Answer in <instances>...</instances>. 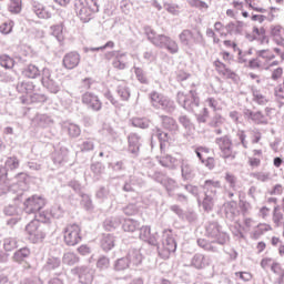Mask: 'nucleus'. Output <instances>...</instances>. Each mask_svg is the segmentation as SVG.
Returning a JSON list of instances; mask_svg holds the SVG:
<instances>
[{
  "instance_id": "obj_29",
  "label": "nucleus",
  "mask_w": 284,
  "mask_h": 284,
  "mask_svg": "<svg viewBox=\"0 0 284 284\" xmlns=\"http://www.w3.org/2000/svg\"><path fill=\"white\" fill-rule=\"evenodd\" d=\"M227 34H243V28H245V22L236 21L229 22L225 27Z\"/></svg>"
},
{
  "instance_id": "obj_38",
  "label": "nucleus",
  "mask_w": 284,
  "mask_h": 284,
  "mask_svg": "<svg viewBox=\"0 0 284 284\" xmlns=\"http://www.w3.org/2000/svg\"><path fill=\"white\" fill-rule=\"evenodd\" d=\"M64 130L68 132L71 139H77L81 136V126L74 123H69L64 125Z\"/></svg>"
},
{
  "instance_id": "obj_7",
  "label": "nucleus",
  "mask_w": 284,
  "mask_h": 284,
  "mask_svg": "<svg viewBox=\"0 0 284 284\" xmlns=\"http://www.w3.org/2000/svg\"><path fill=\"white\" fill-rule=\"evenodd\" d=\"M150 101L151 105L156 110H165V112H174L176 110L174 101L156 91L150 93Z\"/></svg>"
},
{
  "instance_id": "obj_22",
  "label": "nucleus",
  "mask_w": 284,
  "mask_h": 284,
  "mask_svg": "<svg viewBox=\"0 0 284 284\" xmlns=\"http://www.w3.org/2000/svg\"><path fill=\"white\" fill-rule=\"evenodd\" d=\"M224 213L225 219L231 221V223L236 221V216H239V207L236 201L226 202L224 204Z\"/></svg>"
},
{
  "instance_id": "obj_35",
  "label": "nucleus",
  "mask_w": 284,
  "mask_h": 284,
  "mask_svg": "<svg viewBox=\"0 0 284 284\" xmlns=\"http://www.w3.org/2000/svg\"><path fill=\"white\" fill-rule=\"evenodd\" d=\"M159 163L163 168H169V170H174L176 168V158L172 155H162L159 159Z\"/></svg>"
},
{
  "instance_id": "obj_13",
  "label": "nucleus",
  "mask_w": 284,
  "mask_h": 284,
  "mask_svg": "<svg viewBox=\"0 0 284 284\" xmlns=\"http://www.w3.org/2000/svg\"><path fill=\"white\" fill-rule=\"evenodd\" d=\"M143 145V138L139 133H129L128 135V152L132 159H136L141 154V146Z\"/></svg>"
},
{
  "instance_id": "obj_59",
  "label": "nucleus",
  "mask_w": 284,
  "mask_h": 284,
  "mask_svg": "<svg viewBox=\"0 0 284 284\" xmlns=\"http://www.w3.org/2000/svg\"><path fill=\"white\" fill-rule=\"evenodd\" d=\"M97 199H99L100 201H106V199H109L110 196V189L105 187V186H101L97 193H95Z\"/></svg>"
},
{
  "instance_id": "obj_42",
  "label": "nucleus",
  "mask_w": 284,
  "mask_h": 284,
  "mask_svg": "<svg viewBox=\"0 0 284 284\" xmlns=\"http://www.w3.org/2000/svg\"><path fill=\"white\" fill-rule=\"evenodd\" d=\"M163 187H165L166 192L169 193L170 196H172V192L179 187V184L176 183V180L166 176L164 182H162Z\"/></svg>"
},
{
  "instance_id": "obj_47",
  "label": "nucleus",
  "mask_w": 284,
  "mask_h": 284,
  "mask_svg": "<svg viewBox=\"0 0 284 284\" xmlns=\"http://www.w3.org/2000/svg\"><path fill=\"white\" fill-rule=\"evenodd\" d=\"M105 166H103L101 162H95L91 164V172L93 173L95 181H99V179H101V174H103Z\"/></svg>"
},
{
  "instance_id": "obj_1",
  "label": "nucleus",
  "mask_w": 284,
  "mask_h": 284,
  "mask_svg": "<svg viewBox=\"0 0 284 284\" xmlns=\"http://www.w3.org/2000/svg\"><path fill=\"white\" fill-rule=\"evenodd\" d=\"M205 236L206 239H197L196 243L199 247L204 250V252L216 253L230 241V235L221 230V224L219 222H209L205 225Z\"/></svg>"
},
{
  "instance_id": "obj_19",
  "label": "nucleus",
  "mask_w": 284,
  "mask_h": 284,
  "mask_svg": "<svg viewBox=\"0 0 284 284\" xmlns=\"http://www.w3.org/2000/svg\"><path fill=\"white\" fill-rule=\"evenodd\" d=\"M62 63L67 70H74L81 63V55L78 52H69L63 57Z\"/></svg>"
},
{
  "instance_id": "obj_26",
  "label": "nucleus",
  "mask_w": 284,
  "mask_h": 284,
  "mask_svg": "<svg viewBox=\"0 0 284 284\" xmlns=\"http://www.w3.org/2000/svg\"><path fill=\"white\" fill-rule=\"evenodd\" d=\"M130 265H134L135 267L143 263V255L139 248H130L126 255Z\"/></svg>"
},
{
  "instance_id": "obj_53",
  "label": "nucleus",
  "mask_w": 284,
  "mask_h": 284,
  "mask_svg": "<svg viewBox=\"0 0 284 284\" xmlns=\"http://www.w3.org/2000/svg\"><path fill=\"white\" fill-rule=\"evenodd\" d=\"M133 70H134V74L140 83H143L144 85H148V83H150V81L148 80V75H145V71H143L142 68L134 65Z\"/></svg>"
},
{
  "instance_id": "obj_43",
  "label": "nucleus",
  "mask_w": 284,
  "mask_h": 284,
  "mask_svg": "<svg viewBox=\"0 0 284 284\" xmlns=\"http://www.w3.org/2000/svg\"><path fill=\"white\" fill-rule=\"evenodd\" d=\"M131 123L133 128H141V130H148L150 128V120L146 118H133Z\"/></svg>"
},
{
  "instance_id": "obj_10",
  "label": "nucleus",
  "mask_w": 284,
  "mask_h": 284,
  "mask_svg": "<svg viewBox=\"0 0 284 284\" xmlns=\"http://www.w3.org/2000/svg\"><path fill=\"white\" fill-rule=\"evenodd\" d=\"M23 205L26 214H37L45 207V199L41 195H32L24 199Z\"/></svg>"
},
{
  "instance_id": "obj_63",
  "label": "nucleus",
  "mask_w": 284,
  "mask_h": 284,
  "mask_svg": "<svg viewBox=\"0 0 284 284\" xmlns=\"http://www.w3.org/2000/svg\"><path fill=\"white\" fill-rule=\"evenodd\" d=\"M48 101V95L43 93H33L31 95V103H45Z\"/></svg>"
},
{
  "instance_id": "obj_48",
  "label": "nucleus",
  "mask_w": 284,
  "mask_h": 284,
  "mask_svg": "<svg viewBox=\"0 0 284 284\" xmlns=\"http://www.w3.org/2000/svg\"><path fill=\"white\" fill-rule=\"evenodd\" d=\"M53 162L58 165L68 162V150H60L53 154Z\"/></svg>"
},
{
  "instance_id": "obj_9",
  "label": "nucleus",
  "mask_w": 284,
  "mask_h": 284,
  "mask_svg": "<svg viewBox=\"0 0 284 284\" xmlns=\"http://www.w3.org/2000/svg\"><path fill=\"white\" fill-rule=\"evenodd\" d=\"M64 243L69 247H74L81 243V226L79 224H69L64 229Z\"/></svg>"
},
{
  "instance_id": "obj_49",
  "label": "nucleus",
  "mask_w": 284,
  "mask_h": 284,
  "mask_svg": "<svg viewBox=\"0 0 284 284\" xmlns=\"http://www.w3.org/2000/svg\"><path fill=\"white\" fill-rule=\"evenodd\" d=\"M0 65L6 70H12L14 68V59L10 58L8 54L0 55Z\"/></svg>"
},
{
  "instance_id": "obj_31",
  "label": "nucleus",
  "mask_w": 284,
  "mask_h": 284,
  "mask_svg": "<svg viewBox=\"0 0 284 284\" xmlns=\"http://www.w3.org/2000/svg\"><path fill=\"white\" fill-rule=\"evenodd\" d=\"M16 90L19 94H31V92H34V83L31 81H20L16 84Z\"/></svg>"
},
{
  "instance_id": "obj_56",
  "label": "nucleus",
  "mask_w": 284,
  "mask_h": 284,
  "mask_svg": "<svg viewBox=\"0 0 284 284\" xmlns=\"http://www.w3.org/2000/svg\"><path fill=\"white\" fill-rule=\"evenodd\" d=\"M281 221H283V213L280 206H275L273 210V223L275 227H281Z\"/></svg>"
},
{
  "instance_id": "obj_62",
  "label": "nucleus",
  "mask_w": 284,
  "mask_h": 284,
  "mask_svg": "<svg viewBox=\"0 0 284 284\" xmlns=\"http://www.w3.org/2000/svg\"><path fill=\"white\" fill-rule=\"evenodd\" d=\"M251 176L256 179V181H261L262 183H267V181H270V173L265 172H254L251 173Z\"/></svg>"
},
{
  "instance_id": "obj_30",
  "label": "nucleus",
  "mask_w": 284,
  "mask_h": 284,
  "mask_svg": "<svg viewBox=\"0 0 284 284\" xmlns=\"http://www.w3.org/2000/svg\"><path fill=\"white\" fill-rule=\"evenodd\" d=\"M160 119L165 130H169V132H179V123H176V120L168 115H161Z\"/></svg>"
},
{
  "instance_id": "obj_12",
  "label": "nucleus",
  "mask_w": 284,
  "mask_h": 284,
  "mask_svg": "<svg viewBox=\"0 0 284 284\" xmlns=\"http://www.w3.org/2000/svg\"><path fill=\"white\" fill-rule=\"evenodd\" d=\"M180 43L181 45H184V48H189V50H192V41L193 43H201L203 41V34H201V31H197L194 33L190 29H184L180 34H179Z\"/></svg>"
},
{
  "instance_id": "obj_61",
  "label": "nucleus",
  "mask_w": 284,
  "mask_h": 284,
  "mask_svg": "<svg viewBox=\"0 0 284 284\" xmlns=\"http://www.w3.org/2000/svg\"><path fill=\"white\" fill-rule=\"evenodd\" d=\"M179 123L181 125H183V128H185V130H192V128H194L192 120H190V116H187V115H180Z\"/></svg>"
},
{
  "instance_id": "obj_44",
  "label": "nucleus",
  "mask_w": 284,
  "mask_h": 284,
  "mask_svg": "<svg viewBox=\"0 0 284 284\" xmlns=\"http://www.w3.org/2000/svg\"><path fill=\"white\" fill-rule=\"evenodd\" d=\"M148 176L153 181H155L156 183H160L161 185H163L165 179L168 178V175H165L161 171H153V170L148 171Z\"/></svg>"
},
{
  "instance_id": "obj_6",
  "label": "nucleus",
  "mask_w": 284,
  "mask_h": 284,
  "mask_svg": "<svg viewBox=\"0 0 284 284\" xmlns=\"http://www.w3.org/2000/svg\"><path fill=\"white\" fill-rule=\"evenodd\" d=\"M215 144L219 146L222 159H230V161H234L236 159V151H234V142L232 141V136L223 135L215 139Z\"/></svg>"
},
{
  "instance_id": "obj_60",
  "label": "nucleus",
  "mask_w": 284,
  "mask_h": 284,
  "mask_svg": "<svg viewBox=\"0 0 284 284\" xmlns=\"http://www.w3.org/2000/svg\"><path fill=\"white\" fill-rule=\"evenodd\" d=\"M125 57V53L118 54L112 62L113 68L116 70H125V62L121 61Z\"/></svg>"
},
{
  "instance_id": "obj_3",
  "label": "nucleus",
  "mask_w": 284,
  "mask_h": 284,
  "mask_svg": "<svg viewBox=\"0 0 284 284\" xmlns=\"http://www.w3.org/2000/svg\"><path fill=\"white\" fill-rule=\"evenodd\" d=\"M74 10L82 23H90L99 12V4L94 0H75Z\"/></svg>"
},
{
  "instance_id": "obj_20",
  "label": "nucleus",
  "mask_w": 284,
  "mask_h": 284,
  "mask_svg": "<svg viewBox=\"0 0 284 284\" xmlns=\"http://www.w3.org/2000/svg\"><path fill=\"white\" fill-rule=\"evenodd\" d=\"M75 272L79 276V281L81 284L92 283V281L94 278V273L92 272V270H90L89 267H85V266H81V267H77Z\"/></svg>"
},
{
  "instance_id": "obj_33",
  "label": "nucleus",
  "mask_w": 284,
  "mask_h": 284,
  "mask_svg": "<svg viewBox=\"0 0 284 284\" xmlns=\"http://www.w3.org/2000/svg\"><path fill=\"white\" fill-rule=\"evenodd\" d=\"M252 101L257 105H267V103H270L267 97L263 95V93L258 89H252Z\"/></svg>"
},
{
  "instance_id": "obj_39",
  "label": "nucleus",
  "mask_w": 284,
  "mask_h": 284,
  "mask_svg": "<svg viewBox=\"0 0 284 284\" xmlns=\"http://www.w3.org/2000/svg\"><path fill=\"white\" fill-rule=\"evenodd\" d=\"M29 256H30V248L22 247L13 254V261L16 263H23V261H26V258H28Z\"/></svg>"
},
{
  "instance_id": "obj_24",
  "label": "nucleus",
  "mask_w": 284,
  "mask_h": 284,
  "mask_svg": "<svg viewBox=\"0 0 284 284\" xmlns=\"http://www.w3.org/2000/svg\"><path fill=\"white\" fill-rule=\"evenodd\" d=\"M181 175L183 181H192L194 179V166L190 163V160H182L181 161Z\"/></svg>"
},
{
  "instance_id": "obj_37",
  "label": "nucleus",
  "mask_w": 284,
  "mask_h": 284,
  "mask_svg": "<svg viewBox=\"0 0 284 284\" xmlns=\"http://www.w3.org/2000/svg\"><path fill=\"white\" fill-rule=\"evenodd\" d=\"M121 222H122L121 216H112L104 221V227L110 232L112 230H116V227L121 225Z\"/></svg>"
},
{
  "instance_id": "obj_57",
  "label": "nucleus",
  "mask_w": 284,
  "mask_h": 284,
  "mask_svg": "<svg viewBox=\"0 0 284 284\" xmlns=\"http://www.w3.org/2000/svg\"><path fill=\"white\" fill-rule=\"evenodd\" d=\"M22 10V1L21 0H11L9 4V11L13 14H19Z\"/></svg>"
},
{
  "instance_id": "obj_11",
  "label": "nucleus",
  "mask_w": 284,
  "mask_h": 284,
  "mask_svg": "<svg viewBox=\"0 0 284 284\" xmlns=\"http://www.w3.org/2000/svg\"><path fill=\"white\" fill-rule=\"evenodd\" d=\"M42 85L43 88H47L51 94H58V92L61 91V85L59 84V81L54 74H52V71L50 69H43L42 70Z\"/></svg>"
},
{
  "instance_id": "obj_50",
  "label": "nucleus",
  "mask_w": 284,
  "mask_h": 284,
  "mask_svg": "<svg viewBox=\"0 0 284 284\" xmlns=\"http://www.w3.org/2000/svg\"><path fill=\"white\" fill-rule=\"evenodd\" d=\"M196 116L197 123H207V119L210 116V112L207 108L197 109V112H193Z\"/></svg>"
},
{
  "instance_id": "obj_46",
  "label": "nucleus",
  "mask_w": 284,
  "mask_h": 284,
  "mask_svg": "<svg viewBox=\"0 0 284 284\" xmlns=\"http://www.w3.org/2000/svg\"><path fill=\"white\" fill-rule=\"evenodd\" d=\"M236 136L239 139V142H235V148H239V145H242L244 150H247L248 143H247V134H245L244 130H237Z\"/></svg>"
},
{
  "instance_id": "obj_45",
  "label": "nucleus",
  "mask_w": 284,
  "mask_h": 284,
  "mask_svg": "<svg viewBox=\"0 0 284 284\" xmlns=\"http://www.w3.org/2000/svg\"><path fill=\"white\" fill-rule=\"evenodd\" d=\"M189 6L191 8H196V10H201V12H206L210 10V4L203 0H187Z\"/></svg>"
},
{
  "instance_id": "obj_28",
  "label": "nucleus",
  "mask_w": 284,
  "mask_h": 284,
  "mask_svg": "<svg viewBox=\"0 0 284 284\" xmlns=\"http://www.w3.org/2000/svg\"><path fill=\"white\" fill-rule=\"evenodd\" d=\"M33 123L34 125H38V128H50L54 124V120L48 114H37L33 118Z\"/></svg>"
},
{
  "instance_id": "obj_21",
  "label": "nucleus",
  "mask_w": 284,
  "mask_h": 284,
  "mask_svg": "<svg viewBox=\"0 0 284 284\" xmlns=\"http://www.w3.org/2000/svg\"><path fill=\"white\" fill-rule=\"evenodd\" d=\"M204 194L209 196H215L221 190V181L217 180H206L203 184Z\"/></svg>"
},
{
  "instance_id": "obj_15",
  "label": "nucleus",
  "mask_w": 284,
  "mask_h": 284,
  "mask_svg": "<svg viewBox=\"0 0 284 284\" xmlns=\"http://www.w3.org/2000/svg\"><path fill=\"white\" fill-rule=\"evenodd\" d=\"M82 103L93 112H101V109L103 108V103L99 100V95L92 92H85L82 95Z\"/></svg>"
},
{
  "instance_id": "obj_36",
  "label": "nucleus",
  "mask_w": 284,
  "mask_h": 284,
  "mask_svg": "<svg viewBox=\"0 0 284 284\" xmlns=\"http://www.w3.org/2000/svg\"><path fill=\"white\" fill-rule=\"evenodd\" d=\"M101 247L104 252H110L114 247V235L103 234L101 240Z\"/></svg>"
},
{
  "instance_id": "obj_17",
  "label": "nucleus",
  "mask_w": 284,
  "mask_h": 284,
  "mask_svg": "<svg viewBox=\"0 0 284 284\" xmlns=\"http://www.w3.org/2000/svg\"><path fill=\"white\" fill-rule=\"evenodd\" d=\"M212 265V258L203 253H195L191 258V267L195 270H205Z\"/></svg>"
},
{
  "instance_id": "obj_52",
  "label": "nucleus",
  "mask_w": 284,
  "mask_h": 284,
  "mask_svg": "<svg viewBox=\"0 0 284 284\" xmlns=\"http://www.w3.org/2000/svg\"><path fill=\"white\" fill-rule=\"evenodd\" d=\"M128 267H130V260H128L126 257H121L114 263L115 272H123L128 270Z\"/></svg>"
},
{
  "instance_id": "obj_14",
  "label": "nucleus",
  "mask_w": 284,
  "mask_h": 284,
  "mask_svg": "<svg viewBox=\"0 0 284 284\" xmlns=\"http://www.w3.org/2000/svg\"><path fill=\"white\" fill-rule=\"evenodd\" d=\"M244 119L251 121L255 125H267L270 120H267V115L263 114L261 111H252L250 109L243 110Z\"/></svg>"
},
{
  "instance_id": "obj_27",
  "label": "nucleus",
  "mask_w": 284,
  "mask_h": 284,
  "mask_svg": "<svg viewBox=\"0 0 284 284\" xmlns=\"http://www.w3.org/2000/svg\"><path fill=\"white\" fill-rule=\"evenodd\" d=\"M97 146V140L94 138H83L78 141V148L82 152H93Z\"/></svg>"
},
{
  "instance_id": "obj_34",
  "label": "nucleus",
  "mask_w": 284,
  "mask_h": 284,
  "mask_svg": "<svg viewBox=\"0 0 284 284\" xmlns=\"http://www.w3.org/2000/svg\"><path fill=\"white\" fill-rule=\"evenodd\" d=\"M122 227L124 232H136L141 230V222L133 219H126L124 220Z\"/></svg>"
},
{
  "instance_id": "obj_16",
  "label": "nucleus",
  "mask_w": 284,
  "mask_h": 284,
  "mask_svg": "<svg viewBox=\"0 0 284 284\" xmlns=\"http://www.w3.org/2000/svg\"><path fill=\"white\" fill-rule=\"evenodd\" d=\"M31 10L34 14L38 16L39 19H51L52 12H54V7L49 6L44 7L42 3L38 1H33L31 4Z\"/></svg>"
},
{
  "instance_id": "obj_55",
  "label": "nucleus",
  "mask_w": 284,
  "mask_h": 284,
  "mask_svg": "<svg viewBox=\"0 0 284 284\" xmlns=\"http://www.w3.org/2000/svg\"><path fill=\"white\" fill-rule=\"evenodd\" d=\"M139 207L136 203H130L122 211L126 216H134V214H139Z\"/></svg>"
},
{
  "instance_id": "obj_64",
  "label": "nucleus",
  "mask_w": 284,
  "mask_h": 284,
  "mask_svg": "<svg viewBox=\"0 0 284 284\" xmlns=\"http://www.w3.org/2000/svg\"><path fill=\"white\" fill-rule=\"evenodd\" d=\"M51 215L53 216V219H61V216H63V207H61V205H53L51 207Z\"/></svg>"
},
{
  "instance_id": "obj_41",
  "label": "nucleus",
  "mask_w": 284,
  "mask_h": 284,
  "mask_svg": "<svg viewBox=\"0 0 284 284\" xmlns=\"http://www.w3.org/2000/svg\"><path fill=\"white\" fill-rule=\"evenodd\" d=\"M18 247H19V241H17V237H6L3 240V250L6 252H12Z\"/></svg>"
},
{
  "instance_id": "obj_4",
  "label": "nucleus",
  "mask_w": 284,
  "mask_h": 284,
  "mask_svg": "<svg viewBox=\"0 0 284 284\" xmlns=\"http://www.w3.org/2000/svg\"><path fill=\"white\" fill-rule=\"evenodd\" d=\"M145 34L149 41H151V43L156 48H165V50L171 54H176L179 52V43L172 40V38L165 34H156V32H154L150 27L145 28Z\"/></svg>"
},
{
  "instance_id": "obj_2",
  "label": "nucleus",
  "mask_w": 284,
  "mask_h": 284,
  "mask_svg": "<svg viewBox=\"0 0 284 284\" xmlns=\"http://www.w3.org/2000/svg\"><path fill=\"white\" fill-rule=\"evenodd\" d=\"M21 160L17 155L9 156L4 161V165L0 166V196H3L10 190V179H8L9 172L19 170Z\"/></svg>"
},
{
  "instance_id": "obj_25",
  "label": "nucleus",
  "mask_w": 284,
  "mask_h": 284,
  "mask_svg": "<svg viewBox=\"0 0 284 284\" xmlns=\"http://www.w3.org/2000/svg\"><path fill=\"white\" fill-rule=\"evenodd\" d=\"M115 92L121 101H130V87L125 80L118 81Z\"/></svg>"
},
{
  "instance_id": "obj_40",
  "label": "nucleus",
  "mask_w": 284,
  "mask_h": 284,
  "mask_svg": "<svg viewBox=\"0 0 284 284\" xmlns=\"http://www.w3.org/2000/svg\"><path fill=\"white\" fill-rule=\"evenodd\" d=\"M215 201H216V196L204 194V199L202 202L204 212H212V210H214Z\"/></svg>"
},
{
  "instance_id": "obj_18",
  "label": "nucleus",
  "mask_w": 284,
  "mask_h": 284,
  "mask_svg": "<svg viewBox=\"0 0 284 284\" xmlns=\"http://www.w3.org/2000/svg\"><path fill=\"white\" fill-rule=\"evenodd\" d=\"M163 248L159 251V255L164 260L170 258V254L176 252V240L172 235H166L162 242Z\"/></svg>"
},
{
  "instance_id": "obj_32",
  "label": "nucleus",
  "mask_w": 284,
  "mask_h": 284,
  "mask_svg": "<svg viewBox=\"0 0 284 284\" xmlns=\"http://www.w3.org/2000/svg\"><path fill=\"white\" fill-rule=\"evenodd\" d=\"M22 74L26 77V79H37L38 77H41V70H39V67L34 64H28L22 70Z\"/></svg>"
},
{
  "instance_id": "obj_51",
  "label": "nucleus",
  "mask_w": 284,
  "mask_h": 284,
  "mask_svg": "<svg viewBox=\"0 0 284 284\" xmlns=\"http://www.w3.org/2000/svg\"><path fill=\"white\" fill-rule=\"evenodd\" d=\"M62 263H64V265H77V263H79V256L72 252L64 253Z\"/></svg>"
},
{
  "instance_id": "obj_8",
  "label": "nucleus",
  "mask_w": 284,
  "mask_h": 284,
  "mask_svg": "<svg viewBox=\"0 0 284 284\" xmlns=\"http://www.w3.org/2000/svg\"><path fill=\"white\" fill-rule=\"evenodd\" d=\"M26 232L29 235L31 243H41L45 239V232L39 220H32L27 226Z\"/></svg>"
},
{
  "instance_id": "obj_58",
  "label": "nucleus",
  "mask_w": 284,
  "mask_h": 284,
  "mask_svg": "<svg viewBox=\"0 0 284 284\" xmlns=\"http://www.w3.org/2000/svg\"><path fill=\"white\" fill-rule=\"evenodd\" d=\"M139 231V239H141V241H148V239H150L151 234V229L150 226H141L140 224V229H138Z\"/></svg>"
},
{
  "instance_id": "obj_5",
  "label": "nucleus",
  "mask_w": 284,
  "mask_h": 284,
  "mask_svg": "<svg viewBox=\"0 0 284 284\" xmlns=\"http://www.w3.org/2000/svg\"><path fill=\"white\" fill-rule=\"evenodd\" d=\"M176 101L179 105L187 112H199L201 108V99L194 89H191L189 93L179 91L176 94Z\"/></svg>"
},
{
  "instance_id": "obj_54",
  "label": "nucleus",
  "mask_w": 284,
  "mask_h": 284,
  "mask_svg": "<svg viewBox=\"0 0 284 284\" xmlns=\"http://www.w3.org/2000/svg\"><path fill=\"white\" fill-rule=\"evenodd\" d=\"M45 270H57L61 267V260L59 257H49L44 265Z\"/></svg>"
},
{
  "instance_id": "obj_23",
  "label": "nucleus",
  "mask_w": 284,
  "mask_h": 284,
  "mask_svg": "<svg viewBox=\"0 0 284 284\" xmlns=\"http://www.w3.org/2000/svg\"><path fill=\"white\" fill-rule=\"evenodd\" d=\"M213 65H215L216 72L224 77V79H236V72L232 71L225 63L221 62V60H215L213 62Z\"/></svg>"
}]
</instances>
